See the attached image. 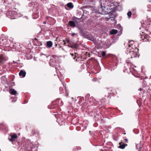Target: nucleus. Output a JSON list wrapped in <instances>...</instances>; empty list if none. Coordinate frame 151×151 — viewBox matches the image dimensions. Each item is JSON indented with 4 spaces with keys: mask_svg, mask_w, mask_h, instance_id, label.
<instances>
[{
    "mask_svg": "<svg viewBox=\"0 0 151 151\" xmlns=\"http://www.w3.org/2000/svg\"><path fill=\"white\" fill-rule=\"evenodd\" d=\"M19 74L20 76H22L23 77H24L25 76L26 72L22 70H20Z\"/></svg>",
    "mask_w": 151,
    "mask_h": 151,
    "instance_id": "obj_13",
    "label": "nucleus"
},
{
    "mask_svg": "<svg viewBox=\"0 0 151 151\" xmlns=\"http://www.w3.org/2000/svg\"><path fill=\"white\" fill-rule=\"evenodd\" d=\"M125 143L128 142V139H124Z\"/></svg>",
    "mask_w": 151,
    "mask_h": 151,
    "instance_id": "obj_33",
    "label": "nucleus"
},
{
    "mask_svg": "<svg viewBox=\"0 0 151 151\" xmlns=\"http://www.w3.org/2000/svg\"><path fill=\"white\" fill-rule=\"evenodd\" d=\"M62 83H63V87L64 88V90H65V92H66V86H65V85H64V83H63V82L62 81Z\"/></svg>",
    "mask_w": 151,
    "mask_h": 151,
    "instance_id": "obj_29",
    "label": "nucleus"
},
{
    "mask_svg": "<svg viewBox=\"0 0 151 151\" xmlns=\"http://www.w3.org/2000/svg\"><path fill=\"white\" fill-rule=\"evenodd\" d=\"M90 10V9H87L86 10H83V13L82 14L81 16V17H83L84 16V14H86L87 15H88L89 14V11Z\"/></svg>",
    "mask_w": 151,
    "mask_h": 151,
    "instance_id": "obj_10",
    "label": "nucleus"
},
{
    "mask_svg": "<svg viewBox=\"0 0 151 151\" xmlns=\"http://www.w3.org/2000/svg\"><path fill=\"white\" fill-rule=\"evenodd\" d=\"M32 148V147L31 144H26L25 147H22L19 151H33Z\"/></svg>",
    "mask_w": 151,
    "mask_h": 151,
    "instance_id": "obj_5",
    "label": "nucleus"
},
{
    "mask_svg": "<svg viewBox=\"0 0 151 151\" xmlns=\"http://www.w3.org/2000/svg\"><path fill=\"white\" fill-rule=\"evenodd\" d=\"M66 6L70 9H72L73 8L74 6L73 3L71 2H69L68 3Z\"/></svg>",
    "mask_w": 151,
    "mask_h": 151,
    "instance_id": "obj_16",
    "label": "nucleus"
},
{
    "mask_svg": "<svg viewBox=\"0 0 151 151\" xmlns=\"http://www.w3.org/2000/svg\"><path fill=\"white\" fill-rule=\"evenodd\" d=\"M132 15V12L130 11H129L128 12L127 14V15L128 17L129 18H131V16Z\"/></svg>",
    "mask_w": 151,
    "mask_h": 151,
    "instance_id": "obj_24",
    "label": "nucleus"
},
{
    "mask_svg": "<svg viewBox=\"0 0 151 151\" xmlns=\"http://www.w3.org/2000/svg\"><path fill=\"white\" fill-rule=\"evenodd\" d=\"M47 47L49 48L52 46V42L51 41H47L46 42Z\"/></svg>",
    "mask_w": 151,
    "mask_h": 151,
    "instance_id": "obj_12",
    "label": "nucleus"
},
{
    "mask_svg": "<svg viewBox=\"0 0 151 151\" xmlns=\"http://www.w3.org/2000/svg\"><path fill=\"white\" fill-rule=\"evenodd\" d=\"M71 57L75 61L79 62L80 61L81 58L78 56V54L76 53L70 54Z\"/></svg>",
    "mask_w": 151,
    "mask_h": 151,
    "instance_id": "obj_6",
    "label": "nucleus"
},
{
    "mask_svg": "<svg viewBox=\"0 0 151 151\" xmlns=\"http://www.w3.org/2000/svg\"><path fill=\"white\" fill-rule=\"evenodd\" d=\"M101 55L102 57L106 55V53L105 51H103L101 53Z\"/></svg>",
    "mask_w": 151,
    "mask_h": 151,
    "instance_id": "obj_27",
    "label": "nucleus"
},
{
    "mask_svg": "<svg viewBox=\"0 0 151 151\" xmlns=\"http://www.w3.org/2000/svg\"><path fill=\"white\" fill-rule=\"evenodd\" d=\"M10 92L12 95H15L17 93V92L14 89L12 88L10 90Z\"/></svg>",
    "mask_w": 151,
    "mask_h": 151,
    "instance_id": "obj_18",
    "label": "nucleus"
},
{
    "mask_svg": "<svg viewBox=\"0 0 151 151\" xmlns=\"http://www.w3.org/2000/svg\"><path fill=\"white\" fill-rule=\"evenodd\" d=\"M109 67L111 69V70L114 69L116 67V64L115 63L110 62L109 64Z\"/></svg>",
    "mask_w": 151,
    "mask_h": 151,
    "instance_id": "obj_8",
    "label": "nucleus"
},
{
    "mask_svg": "<svg viewBox=\"0 0 151 151\" xmlns=\"http://www.w3.org/2000/svg\"><path fill=\"white\" fill-rule=\"evenodd\" d=\"M134 66L129 60H126V63L125 64V70H124V73H130L133 72L134 70Z\"/></svg>",
    "mask_w": 151,
    "mask_h": 151,
    "instance_id": "obj_2",
    "label": "nucleus"
},
{
    "mask_svg": "<svg viewBox=\"0 0 151 151\" xmlns=\"http://www.w3.org/2000/svg\"><path fill=\"white\" fill-rule=\"evenodd\" d=\"M81 9H82V10H86L87 9H90V8L89 7L88 8V6H84L83 7H81Z\"/></svg>",
    "mask_w": 151,
    "mask_h": 151,
    "instance_id": "obj_20",
    "label": "nucleus"
},
{
    "mask_svg": "<svg viewBox=\"0 0 151 151\" xmlns=\"http://www.w3.org/2000/svg\"><path fill=\"white\" fill-rule=\"evenodd\" d=\"M89 132L90 133H91V131H90Z\"/></svg>",
    "mask_w": 151,
    "mask_h": 151,
    "instance_id": "obj_43",
    "label": "nucleus"
},
{
    "mask_svg": "<svg viewBox=\"0 0 151 151\" xmlns=\"http://www.w3.org/2000/svg\"><path fill=\"white\" fill-rule=\"evenodd\" d=\"M65 41H66L68 43V44L69 43V42H70V40L69 39H66L65 40Z\"/></svg>",
    "mask_w": 151,
    "mask_h": 151,
    "instance_id": "obj_31",
    "label": "nucleus"
},
{
    "mask_svg": "<svg viewBox=\"0 0 151 151\" xmlns=\"http://www.w3.org/2000/svg\"><path fill=\"white\" fill-rule=\"evenodd\" d=\"M2 61V60L0 59V63H1Z\"/></svg>",
    "mask_w": 151,
    "mask_h": 151,
    "instance_id": "obj_41",
    "label": "nucleus"
},
{
    "mask_svg": "<svg viewBox=\"0 0 151 151\" xmlns=\"http://www.w3.org/2000/svg\"><path fill=\"white\" fill-rule=\"evenodd\" d=\"M69 46V47H71V48H72V47H71V46Z\"/></svg>",
    "mask_w": 151,
    "mask_h": 151,
    "instance_id": "obj_42",
    "label": "nucleus"
},
{
    "mask_svg": "<svg viewBox=\"0 0 151 151\" xmlns=\"http://www.w3.org/2000/svg\"><path fill=\"white\" fill-rule=\"evenodd\" d=\"M90 94H87L86 95V99H88V98L90 96Z\"/></svg>",
    "mask_w": 151,
    "mask_h": 151,
    "instance_id": "obj_30",
    "label": "nucleus"
},
{
    "mask_svg": "<svg viewBox=\"0 0 151 151\" xmlns=\"http://www.w3.org/2000/svg\"><path fill=\"white\" fill-rule=\"evenodd\" d=\"M139 151H140L139 150Z\"/></svg>",
    "mask_w": 151,
    "mask_h": 151,
    "instance_id": "obj_45",
    "label": "nucleus"
},
{
    "mask_svg": "<svg viewBox=\"0 0 151 151\" xmlns=\"http://www.w3.org/2000/svg\"><path fill=\"white\" fill-rule=\"evenodd\" d=\"M68 24L71 27H75L76 26L75 23L72 21H70L68 22Z\"/></svg>",
    "mask_w": 151,
    "mask_h": 151,
    "instance_id": "obj_14",
    "label": "nucleus"
},
{
    "mask_svg": "<svg viewBox=\"0 0 151 151\" xmlns=\"http://www.w3.org/2000/svg\"><path fill=\"white\" fill-rule=\"evenodd\" d=\"M56 104V106H62L63 105V103L62 101L60 100V99H58L55 101L52 102V105Z\"/></svg>",
    "mask_w": 151,
    "mask_h": 151,
    "instance_id": "obj_7",
    "label": "nucleus"
},
{
    "mask_svg": "<svg viewBox=\"0 0 151 151\" xmlns=\"http://www.w3.org/2000/svg\"><path fill=\"white\" fill-rule=\"evenodd\" d=\"M60 93H63L64 92V90L63 87H60Z\"/></svg>",
    "mask_w": 151,
    "mask_h": 151,
    "instance_id": "obj_22",
    "label": "nucleus"
},
{
    "mask_svg": "<svg viewBox=\"0 0 151 151\" xmlns=\"http://www.w3.org/2000/svg\"><path fill=\"white\" fill-rule=\"evenodd\" d=\"M117 30L116 29H112L110 32L111 35H115L117 33Z\"/></svg>",
    "mask_w": 151,
    "mask_h": 151,
    "instance_id": "obj_17",
    "label": "nucleus"
},
{
    "mask_svg": "<svg viewBox=\"0 0 151 151\" xmlns=\"http://www.w3.org/2000/svg\"><path fill=\"white\" fill-rule=\"evenodd\" d=\"M119 147L122 149H124L126 146H127V144H125L124 143L122 144V143H119Z\"/></svg>",
    "mask_w": 151,
    "mask_h": 151,
    "instance_id": "obj_15",
    "label": "nucleus"
},
{
    "mask_svg": "<svg viewBox=\"0 0 151 151\" xmlns=\"http://www.w3.org/2000/svg\"><path fill=\"white\" fill-rule=\"evenodd\" d=\"M71 35L72 36H74L75 35H76V34L74 33H72Z\"/></svg>",
    "mask_w": 151,
    "mask_h": 151,
    "instance_id": "obj_34",
    "label": "nucleus"
},
{
    "mask_svg": "<svg viewBox=\"0 0 151 151\" xmlns=\"http://www.w3.org/2000/svg\"><path fill=\"white\" fill-rule=\"evenodd\" d=\"M38 17V16L37 15V16L36 17H35V18H35V19L37 18Z\"/></svg>",
    "mask_w": 151,
    "mask_h": 151,
    "instance_id": "obj_40",
    "label": "nucleus"
},
{
    "mask_svg": "<svg viewBox=\"0 0 151 151\" xmlns=\"http://www.w3.org/2000/svg\"><path fill=\"white\" fill-rule=\"evenodd\" d=\"M54 108H55V107L54 106H52V107H51L50 108L49 107V108H50L51 109H53Z\"/></svg>",
    "mask_w": 151,
    "mask_h": 151,
    "instance_id": "obj_39",
    "label": "nucleus"
},
{
    "mask_svg": "<svg viewBox=\"0 0 151 151\" xmlns=\"http://www.w3.org/2000/svg\"><path fill=\"white\" fill-rule=\"evenodd\" d=\"M63 42H64V43H63V44L64 45H66V42H65V41L64 40H63Z\"/></svg>",
    "mask_w": 151,
    "mask_h": 151,
    "instance_id": "obj_35",
    "label": "nucleus"
},
{
    "mask_svg": "<svg viewBox=\"0 0 151 151\" xmlns=\"http://www.w3.org/2000/svg\"><path fill=\"white\" fill-rule=\"evenodd\" d=\"M106 97L107 98H110L111 97V95L109 93L107 94V95H106Z\"/></svg>",
    "mask_w": 151,
    "mask_h": 151,
    "instance_id": "obj_28",
    "label": "nucleus"
},
{
    "mask_svg": "<svg viewBox=\"0 0 151 151\" xmlns=\"http://www.w3.org/2000/svg\"><path fill=\"white\" fill-rule=\"evenodd\" d=\"M89 132L90 133H91V131H90Z\"/></svg>",
    "mask_w": 151,
    "mask_h": 151,
    "instance_id": "obj_44",
    "label": "nucleus"
},
{
    "mask_svg": "<svg viewBox=\"0 0 151 151\" xmlns=\"http://www.w3.org/2000/svg\"><path fill=\"white\" fill-rule=\"evenodd\" d=\"M85 37L87 39L92 41H93L94 40V38L93 37L92 35L91 34L86 35H85Z\"/></svg>",
    "mask_w": 151,
    "mask_h": 151,
    "instance_id": "obj_9",
    "label": "nucleus"
},
{
    "mask_svg": "<svg viewBox=\"0 0 151 151\" xmlns=\"http://www.w3.org/2000/svg\"><path fill=\"white\" fill-rule=\"evenodd\" d=\"M10 136L12 137V138H13L14 139H15L17 137V136L15 134L10 135Z\"/></svg>",
    "mask_w": 151,
    "mask_h": 151,
    "instance_id": "obj_21",
    "label": "nucleus"
},
{
    "mask_svg": "<svg viewBox=\"0 0 151 151\" xmlns=\"http://www.w3.org/2000/svg\"><path fill=\"white\" fill-rule=\"evenodd\" d=\"M50 63H51L53 65H56L57 62L56 61L55 59V58L51 59L50 60Z\"/></svg>",
    "mask_w": 151,
    "mask_h": 151,
    "instance_id": "obj_11",
    "label": "nucleus"
},
{
    "mask_svg": "<svg viewBox=\"0 0 151 151\" xmlns=\"http://www.w3.org/2000/svg\"><path fill=\"white\" fill-rule=\"evenodd\" d=\"M128 47L126 51L128 56H130L131 58L136 57L137 55L138 49L135 47L134 41H130L128 43Z\"/></svg>",
    "mask_w": 151,
    "mask_h": 151,
    "instance_id": "obj_1",
    "label": "nucleus"
},
{
    "mask_svg": "<svg viewBox=\"0 0 151 151\" xmlns=\"http://www.w3.org/2000/svg\"><path fill=\"white\" fill-rule=\"evenodd\" d=\"M14 99V101H13V100H12V102H14L15 101H16V100H17V99H14H14Z\"/></svg>",
    "mask_w": 151,
    "mask_h": 151,
    "instance_id": "obj_37",
    "label": "nucleus"
},
{
    "mask_svg": "<svg viewBox=\"0 0 151 151\" xmlns=\"http://www.w3.org/2000/svg\"><path fill=\"white\" fill-rule=\"evenodd\" d=\"M94 101L93 98L92 97H91L88 100V102H93Z\"/></svg>",
    "mask_w": 151,
    "mask_h": 151,
    "instance_id": "obj_23",
    "label": "nucleus"
},
{
    "mask_svg": "<svg viewBox=\"0 0 151 151\" xmlns=\"http://www.w3.org/2000/svg\"><path fill=\"white\" fill-rule=\"evenodd\" d=\"M143 90V88H140L139 89V90L140 91H142Z\"/></svg>",
    "mask_w": 151,
    "mask_h": 151,
    "instance_id": "obj_36",
    "label": "nucleus"
},
{
    "mask_svg": "<svg viewBox=\"0 0 151 151\" xmlns=\"http://www.w3.org/2000/svg\"><path fill=\"white\" fill-rule=\"evenodd\" d=\"M8 139L9 141L12 142V143L13 144H14V139L13 138H12V137H11L10 138H9Z\"/></svg>",
    "mask_w": 151,
    "mask_h": 151,
    "instance_id": "obj_26",
    "label": "nucleus"
},
{
    "mask_svg": "<svg viewBox=\"0 0 151 151\" xmlns=\"http://www.w3.org/2000/svg\"><path fill=\"white\" fill-rule=\"evenodd\" d=\"M139 145L138 144H137V145H136V147L137 148V149H140L141 147H139Z\"/></svg>",
    "mask_w": 151,
    "mask_h": 151,
    "instance_id": "obj_32",
    "label": "nucleus"
},
{
    "mask_svg": "<svg viewBox=\"0 0 151 151\" xmlns=\"http://www.w3.org/2000/svg\"><path fill=\"white\" fill-rule=\"evenodd\" d=\"M17 13L14 11H9L6 13V15L7 17L11 19H15Z\"/></svg>",
    "mask_w": 151,
    "mask_h": 151,
    "instance_id": "obj_3",
    "label": "nucleus"
},
{
    "mask_svg": "<svg viewBox=\"0 0 151 151\" xmlns=\"http://www.w3.org/2000/svg\"><path fill=\"white\" fill-rule=\"evenodd\" d=\"M116 9L118 11H120L122 10L123 8L122 6L118 5L116 6Z\"/></svg>",
    "mask_w": 151,
    "mask_h": 151,
    "instance_id": "obj_19",
    "label": "nucleus"
},
{
    "mask_svg": "<svg viewBox=\"0 0 151 151\" xmlns=\"http://www.w3.org/2000/svg\"><path fill=\"white\" fill-rule=\"evenodd\" d=\"M43 24H46V21H44V22H43Z\"/></svg>",
    "mask_w": 151,
    "mask_h": 151,
    "instance_id": "obj_38",
    "label": "nucleus"
},
{
    "mask_svg": "<svg viewBox=\"0 0 151 151\" xmlns=\"http://www.w3.org/2000/svg\"><path fill=\"white\" fill-rule=\"evenodd\" d=\"M79 19H79V18H78L76 17H74L73 18V20L75 21H77L78 20H79Z\"/></svg>",
    "mask_w": 151,
    "mask_h": 151,
    "instance_id": "obj_25",
    "label": "nucleus"
},
{
    "mask_svg": "<svg viewBox=\"0 0 151 151\" xmlns=\"http://www.w3.org/2000/svg\"><path fill=\"white\" fill-rule=\"evenodd\" d=\"M106 3H107L106 1L103 0L100 4L101 6L99 8V10L101 11L100 12V13L101 14H104V13H105L104 10L106 6Z\"/></svg>",
    "mask_w": 151,
    "mask_h": 151,
    "instance_id": "obj_4",
    "label": "nucleus"
}]
</instances>
